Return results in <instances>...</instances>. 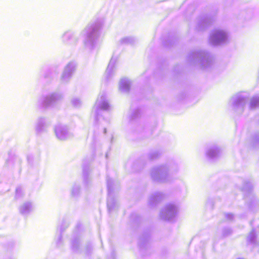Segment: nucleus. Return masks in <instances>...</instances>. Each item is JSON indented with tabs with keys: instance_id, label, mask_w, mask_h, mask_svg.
Wrapping results in <instances>:
<instances>
[{
	"instance_id": "nucleus-1",
	"label": "nucleus",
	"mask_w": 259,
	"mask_h": 259,
	"mask_svg": "<svg viewBox=\"0 0 259 259\" xmlns=\"http://www.w3.org/2000/svg\"><path fill=\"white\" fill-rule=\"evenodd\" d=\"M55 134L57 138L61 140H65L67 135V131L63 126H57L55 130Z\"/></svg>"
},
{
	"instance_id": "nucleus-2",
	"label": "nucleus",
	"mask_w": 259,
	"mask_h": 259,
	"mask_svg": "<svg viewBox=\"0 0 259 259\" xmlns=\"http://www.w3.org/2000/svg\"><path fill=\"white\" fill-rule=\"evenodd\" d=\"M175 210V207L172 205L168 206L166 208V211L167 212H170Z\"/></svg>"
}]
</instances>
